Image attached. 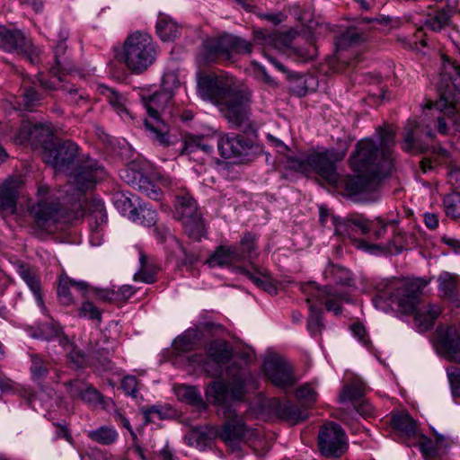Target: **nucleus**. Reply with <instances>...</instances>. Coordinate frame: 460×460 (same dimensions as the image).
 <instances>
[{
  "label": "nucleus",
  "instance_id": "473e14b6",
  "mask_svg": "<svg viewBox=\"0 0 460 460\" xmlns=\"http://www.w3.org/2000/svg\"><path fill=\"white\" fill-rule=\"evenodd\" d=\"M30 374L32 381L40 384L48 376L51 368V362L38 353H30Z\"/></svg>",
  "mask_w": 460,
  "mask_h": 460
},
{
  "label": "nucleus",
  "instance_id": "4d7b16f0",
  "mask_svg": "<svg viewBox=\"0 0 460 460\" xmlns=\"http://www.w3.org/2000/svg\"><path fill=\"white\" fill-rule=\"evenodd\" d=\"M334 231L337 235L354 239L355 231L352 228L349 218H333Z\"/></svg>",
  "mask_w": 460,
  "mask_h": 460
},
{
  "label": "nucleus",
  "instance_id": "f704fd0d",
  "mask_svg": "<svg viewBox=\"0 0 460 460\" xmlns=\"http://www.w3.org/2000/svg\"><path fill=\"white\" fill-rule=\"evenodd\" d=\"M99 91L106 97L109 103L114 108L119 115L121 117L123 115H129L126 107L127 99L124 95L104 84L99 86Z\"/></svg>",
  "mask_w": 460,
  "mask_h": 460
},
{
  "label": "nucleus",
  "instance_id": "39448f33",
  "mask_svg": "<svg viewBox=\"0 0 460 460\" xmlns=\"http://www.w3.org/2000/svg\"><path fill=\"white\" fill-rule=\"evenodd\" d=\"M42 159L56 172L71 174L72 184L78 196L93 188L105 175L103 167L95 160L79 156V147L71 140L46 147L42 151Z\"/></svg>",
  "mask_w": 460,
  "mask_h": 460
},
{
  "label": "nucleus",
  "instance_id": "c03bdc74",
  "mask_svg": "<svg viewBox=\"0 0 460 460\" xmlns=\"http://www.w3.org/2000/svg\"><path fill=\"white\" fill-rule=\"evenodd\" d=\"M140 269L135 273L134 279L146 284H151L155 281L156 270L153 268L147 261V257L144 253L139 256Z\"/></svg>",
  "mask_w": 460,
  "mask_h": 460
},
{
  "label": "nucleus",
  "instance_id": "13d9d810",
  "mask_svg": "<svg viewBox=\"0 0 460 460\" xmlns=\"http://www.w3.org/2000/svg\"><path fill=\"white\" fill-rule=\"evenodd\" d=\"M78 315L82 318L97 321L98 323H101L102 321V312L90 301H84L82 303L78 309Z\"/></svg>",
  "mask_w": 460,
  "mask_h": 460
},
{
  "label": "nucleus",
  "instance_id": "aec40b11",
  "mask_svg": "<svg viewBox=\"0 0 460 460\" xmlns=\"http://www.w3.org/2000/svg\"><path fill=\"white\" fill-rule=\"evenodd\" d=\"M217 148L221 156L227 159L248 155L252 145L243 137L227 134L218 139Z\"/></svg>",
  "mask_w": 460,
  "mask_h": 460
},
{
  "label": "nucleus",
  "instance_id": "6e6552de",
  "mask_svg": "<svg viewBox=\"0 0 460 460\" xmlns=\"http://www.w3.org/2000/svg\"><path fill=\"white\" fill-rule=\"evenodd\" d=\"M252 44L236 35L223 33L206 39L197 54L199 65H209L218 60L231 61L235 54H250Z\"/></svg>",
  "mask_w": 460,
  "mask_h": 460
},
{
  "label": "nucleus",
  "instance_id": "338daca9",
  "mask_svg": "<svg viewBox=\"0 0 460 460\" xmlns=\"http://www.w3.org/2000/svg\"><path fill=\"white\" fill-rule=\"evenodd\" d=\"M61 328L55 323H45L40 328V333L43 339L50 340L59 336Z\"/></svg>",
  "mask_w": 460,
  "mask_h": 460
},
{
  "label": "nucleus",
  "instance_id": "1a4fd4ad",
  "mask_svg": "<svg viewBox=\"0 0 460 460\" xmlns=\"http://www.w3.org/2000/svg\"><path fill=\"white\" fill-rule=\"evenodd\" d=\"M157 54V45L146 32L136 31L124 41L123 60L132 73L146 71L155 63Z\"/></svg>",
  "mask_w": 460,
  "mask_h": 460
},
{
  "label": "nucleus",
  "instance_id": "a211bd4d",
  "mask_svg": "<svg viewBox=\"0 0 460 460\" xmlns=\"http://www.w3.org/2000/svg\"><path fill=\"white\" fill-rule=\"evenodd\" d=\"M0 49L5 52L16 51L25 54V58L29 62L34 63L35 61V58L29 54L32 49V44L20 30L0 26Z\"/></svg>",
  "mask_w": 460,
  "mask_h": 460
},
{
  "label": "nucleus",
  "instance_id": "49530a36",
  "mask_svg": "<svg viewBox=\"0 0 460 460\" xmlns=\"http://www.w3.org/2000/svg\"><path fill=\"white\" fill-rule=\"evenodd\" d=\"M257 238L255 234L247 233L240 241L239 253L242 255V261L252 259L256 256Z\"/></svg>",
  "mask_w": 460,
  "mask_h": 460
},
{
  "label": "nucleus",
  "instance_id": "6ab92c4d",
  "mask_svg": "<svg viewBox=\"0 0 460 460\" xmlns=\"http://www.w3.org/2000/svg\"><path fill=\"white\" fill-rule=\"evenodd\" d=\"M89 209V225L91 229L90 242L93 245H100L102 239V227L107 223V214L104 203L98 199H92L87 204Z\"/></svg>",
  "mask_w": 460,
  "mask_h": 460
},
{
  "label": "nucleus",
  "instance_id": "2f4dec72",
  "mask_svg": "<svg viewBox=\"0 0 460 460\" xmlns=\"http://www.w3.org/2000/svg\"><path fill=\"white\" fill-rule=\"evenodd\" d=\"M393 428L401 435L411 438L417 434V424L406 411H401L392 416Z\"/></svg>",
  "mask_w": 460,
  "mask_h": 460
},
{
  "label": "nucleus",
  "instance_id": "f8f14e48",
  "mask_svg": "<svg viewBox=\"0 0 460 460\" xmlns=\"http://www.w3.org/2000/svg\"><path fill=\"white\" fill-rule=\"evenodd\" d=\"M305 292L309 294L306 302L310 303L312 299L323 304L329 312H332L334 315L342 313V303L350 302V296L348 292L332 286H318L310 283L305 286Z\"/></svg>",
  "mask_w": 460,
  "mask_h": 460
},
{
  "label": "nucleus",
  "instance_id": "3c124183",
  "mask_svg": "<svg viewBox=\"0 0 460 460\" xmlns=\"http://www.w3.org/2000/svg\"><path fill=\"white\" fill-rule=\"evenodd\" d=\"M135 190H137L146 197L157 200L161 196V190L146 175L138 180Z\"/></svg>",
  "mask_w": 460,
  "mask_h": 460
},
{
  "label": "nucleus",
  "instance_id": "09e8293b",
  "mask_svg": "<svg viewBox=\"0 0 460 460\" xmlns=\"http://www.w3.org/2000/svg\"><path fill=\"white\" fill-rule=\"evenodd\" d=\"M296 396L305 406L309 407L317 401L318 393L312 383H305L296 391Z\"/></svg>",
  "mask_w": 460,
  "mask_h": 460
},
{
  "label": "nucleus",
  "instance_id": "4468645a",
  "mask_svg": "<svg viewBox=\"0 0 460 460\" xmlns=\"http://www.w3.org/2000/svg\"><path fill=\"white\" fill-rule=\"evenodd\" d=\"M207 352V358L201 354H195L191 358L193 363L201 366L212 375H219L222 371V365L227 363L233 356V351L228 344L217 340L208 344Z\"/></svg>",
  "mask_w": 460,
  "mask_h": 460
},
{
  "label": "nucleus",
  "instance_id": "2eb2a0df",
  "mask_svg": "<svg viewBox=\"0 0 460 460\" xmlns=\"http://www.w3.org/2000/svg\"><path fill=\"white\" fill-rule=\"evenodd\" d=\"M344 156L345 153H340L334 149L311 153L309 154L310 171L314 172L329 183H336L339 179L336 164Z\"/></svg>",
  "mask_w": 460,
  "mask_h": 460
},
{
  "label": "nucleus",
  "instance_id": "ddd939ff",
  "mask_svg": "<svg viewBox=\"0 0 460 460\" xmlns=\"http://www.w3.org/2000/svg\"><path fill=\"white\" fill-rule=\"evenodd\" d=\"M318 447L322 455L327 457L341 456L347 449L344 430L334 422L323 425L319 430Z\"/></svg>",
  "mask_w": 460,
  "mask_h": 460
},
{
  "label": "nucleus",
  "instance_id": "0eeeda50",
  "mask_svg": "<svg viewBox=\"0 0 460 460\" xmlns=\"http://www.w3.org/2000/svg\"><path fill=\"white\" fill-rule=\"evenodd\" d=\"M429 281L415 278L394 283L386 291L377 295L376 299L389 300L397 305L404 313L415 311L414 323L420 332L430 330L441 314V308L435 304L422 305L416 308Z\"/></svg>",
  "mask_w": 460,
  "mask_h": 460
},
{
  "label": "nucleus",
  "instance_id": "864d4df0",
  "mask_svg": "<svg viewBox=\"0 0 460 460\" xmlns=\"http://www.w3.org/2000/svg\"><path fill=\"white\" fill-rule=\"evenodd\" d=\"M306 42L307 45L305 48H292L293 54L297 56L299 60L303 62L312 60L317 56V49L314 45L313 38L311 37L309 40H306Z\"/></svg>",
  "mask_w": 460,
  "mask_h": 460
},
{
  "label": "nucleus",
  "instance_id": "58836bf2",
  "mask_svg": "<svg viewBox=\"0 0 460 460\" xmlns=\"http://www.w3.org/2000/svg\"><path fill=\"white\" fill-rule=\"evenodd\" d=\"M87 436L93 441L105 446L113 444L119 437L117 430L109 426H101L90 430L87 432Z\"/></svg>",
  "mask_w": 460,
  "mask_h": 460
},
{
  "label": "nucleus",
  "instance_id": "6e6d98bb",
  "mask_svg": "<svg viewBox=\"0 0 460 460\" xmlns=\"http://www.w3.org/2000/svg\"><path fill=\"white\" fill-rule=\"evenodd\" d=\"M446 373L452 395L460 398V367L449 366L446 368Z\"/></svg>",
  "mask_w": 460,
  "mask_h": 460
},
{
  "label": "nucleus",
  "instance_id": "bb28decb",
  "mask_svg": "<svg viewBox=\"0 0 460 460\" xmlns=\"http://www.w3.org/2000/svg\"><path fill=\"white\" fill-rule=\"evenodd\" d=\"M114 207L122 215L129 220H136V209L140 199L129 192H118L112 197Z\"/></svg>",
  "mask_w": 460,
  "mask_h": 460
},
{
  "label": "nucleus",
  "instance_id": "393cba45",
  "mask_svg": "<svg viewBox=\"0 0 460 460\" xmlns=\"http://www.w3.org/2000/svg\"><path fill=\"white\" fill-rule=\"evenodd\" d=\"M71 288L78 290L84 296L88 289V284L85 281H76L66 275H61L57 290L58 301L61 305L70 306L75 304V299L70 292Z\"/></svg>",
  "mask_w": 460,
  "mask_h": 460
},
{
  "label": "nucleus",
  "instance_id": "ea45409f",
  "mask_svg": "<svg viewBox=\"0 0 460 460\" xmlns=\"http://www.w3.org/2000/svg\"><path fill=\"white\" fill-rule=\"evenodd\" d=\"M367 392V385L360 378H354L349 385H347L341 395V400L356 401L365 395Z\"/></svg>",
  "mask_w": 460,
  "mask_h": 460
},
{
  "label": "nucleus",
  "instance_id": "5fc2aeb1",
  "mask_svg": "<svg viewBox=\"0 0 460 460\" xmlns=\"http://www.w3.org/2000/svg\"><path fill=\"white\" fill-rule=\"evenodd\" d=\"M286 167L302 173L309 172V154L305 156H288L286 160Z\"/></svg>",
  "mask_w": 460,
  "mask_h": 460
},
{
  "label": "nucleus",
  "instance_id": "cd10ccee",
  "mask_svg": "<svg viewBox=\"0 0 460 460\" xmlns=\"http://www.w3.org/2000/svg\"><path fill=\"white\" fill-rule=\"evenodd\" d=\"M242 261V255L235 247L219 246L208 258L207 263L209 267H225L233 262Z\"/></svg>",
  "mask_w": 460,
  "mask_h": 460
},
{
  "label": "nucleus",
  "instance_id": "052dcab7",
  "mask_svg": "<svg viewBox=\"0 0 460 460\" xmlns=\"http://www.w3.org/2000/svg\"><path fill=\"white\" fill-rule=\"evenodd\" d=\"M362 39L361 33L356 29H349L344 31L338 39L337 45L339 48H346L354 43L359 42Z\"/></svg>",
  "mask_w": 460,
  "mask_h": 460
},
{
  "label": "nucleus",
  "instance_id": "72a5a7b5",
  "mask_svg": "<svg viewBox=\"0 0 460 460\" xmlns=\"http://www.w3.org/2000/svg\"><path fill=\"white\" fill-rule=\"evenodd\" d=\"M20 276L22 279V280L26 283L30 290L32 292L38 306L45 314L47 313V308L43 301V296L41 293V283L39 277L35 273L31 272L29 269L21 270Z\"/></svg>",
  "mask_w": 460,
  "mask_h": 460
},
{
  "label": "nucleus",
  "instance_id": "9d476101",
  "mask_svg": "<svg viewBox=\"0 0 460 460\" xmlns=\"http://www.w3.org/2000/svg\"><path fill=\"white\" fill-rule=\"evenodd\" d=\"M172 96V93L169 91L161 90L142 98L143 104L149 116L148 119H145V127L149 131L150 137L164 147L169 146L172 142L169 136V128L161 119V116L164 114V110L169 105Z\"/></svg>",
  "mask_w": 460,
  "mask_h": 460
},
{
  "label": "nucleus",
  "instance_id": "69168bd1",
  "mask_svg": "<svg viewBox=\"0 0 460 460\" xmlns=\"http://www.w3.org/2000/svg\"><path fill=\"white\" fill-rule=\"evenodd\" d=\"M349 221L351 223L352 228L355 231V234H367L370 232V225L368 222L361 216H355L349 217Z\"/></svg>",
  "mask_w": 460,
  "mask_h": 460
},
{
  "label": "nucleus",
  "instance_id": "a18cd8bd",
  "mask_svg": "<svg viewBox=\"0 0 460 460\" xmlns=\"http://www.w3.org/2000/svg\"><path fill=\"white\" fill-rule=\"evenodd\" d=\"M309 316L307 318V330L312 336L320 333L324 327L323 322V311L321 308H316L314 305H309Z\"/></svg>",
  "mask_w": 460,
  "mask_h": 460
},
{
  "label": "nucleus",
  "instance_id": "0e129e2a",
  "mask_svg": "<svg viewBox=\"0 0 460 460\" xmlns=\"http://www.w3.org/2000/svg\"><path fill=\"white\" fill-rule=\"evenodd\" d=\"M79 399L90 404H96L102 402V396L94 387L87 384Z\"/></svg>",
  "mask_w": 460,
  "mask_h": 460
},
{
  "label": "nucleus",
  "instance_id": "7c9ffc66",
  "mask_svg": "<svg viewBox=\"0 0 460 460\" xmlns=\"http://www.w3.org/2000/svg\"><path fill=\"white\" fill-rule=\"evenodd\" d=\"M199 215L195 199L188 193L176 194L175 217L180 221Z\"/></svg>",
  "mask_w": 460,
  "mask_h": 460
},
{
  "label": "nucleus",
  "instance_id": "bf43d9fd",
  "mask_svg": "<svg viewBox=\"0 0 460 460\" xmlns=\"http://www.w3.org/2000/svg\"><path fill=\"white\" fill-rule=\"evenodd\" d=\"M143 174V172L135 169V165L127 166L119 171L120 179L134 189Z\"/></svg>",
  "mask_w": 460,
  "mask_h": 460
},
{
  "label": "nucleus",
  "instance_id": "b1692460",
  "mask_svg": "<svg viewBox=\"0 0 460 460\" xmlns=\"http://www.w3.org/2000/svg\"><path fill=\"white\" fill-rule=\"evenodd\" d=\"M438 288L442 296L450 302L460 305V279L458 275L442 271L438 277Z\"/></svg>",
  "mask_w": 460,
  "mask_h": 460
},
{
  "label": "nucleus",
  "instance_id": "4be33fe9",
  "mask_svg": "<svg viewBox=\"0 0 460 460\" xmlns=\"http://www.w3.org/2000/svg\"><path fill=\"white\" fill-rule=\"evenodd\" d=\"M295 31H257L254 33V40L263 46L271 47L279 51H285L291 49V44L295 39Z\"/></svg>",
  "mask_w": 460,
  "mask_h": 460
},
{
  "label": "nucleus",
  "instance_id": "c9c22d12",
  "mask_svg": "<svg viewBox=\"0 0 460 460\" xmlns=\"http://www.w3.org/2000/svg\"><path fill=\"white\" fill-rule=\"evenodd\" d=\"M277 412L280 418L288 421L292 425L297 424L308 417L305 411H302L290 402L279 403L277 408Z\"/></svg>",
  "mask_w": 460,
  "mask_h": 460
},
{
  "label": "nucleus",
  "instance_id": "f257e3e1",
  "mask_svg": "<svg viewBox=\"0 0 460 460\" xmlns=\"http://www.w3.org/2000/svg\"><path fill=\"white\" fill-rule=\"evenodd\" d=\"M226 376V383L214 381L210 384L207 396L209 402L217 406L218 416L226 420L218 432L219 438L233 451H237L256 434L236 414L234 402L243 401L248 391L256 388V379L249 368L236 363L227 367Z\"/></svg>",
  "mask_w": 460,
  "mask_h": 460
},
{
  "label": "nucleus",
  "instance_id": "9b49d317",
  "mask_svg": "<svg viewBox=\"0 0 460 460\" xmlns=\"http://www.w3.org/2000/svg\"><path fill=\"white\" fill-rule=\"evenodd\" d=\"M69 31L66 28H60L58 40L53 48L55 66L50 69L52 78L45 80L40 78V84L42 87L48 90H56L58 84L63 82L62 75L65 73H70L73 68V63L67 54V46L66 44L68 39Z\"/></svg>",
  "mask_w": 460,
  "mask_h": 460
},
{
  "label": "nucleus",
  "instance_id": "8fccbe9b",
  "mask_svg": "<svg viewBox=\"0 0 460 460\" xmlns=\"http://www.w3.org/2000/svg\"><path fill=\"white\" fill-rule=\"evenodd\" d=\"M197 334L193 330H187L183 334L177 337L173 341L174 349L179 352L190 350L196 341Z\"/></svg>",
  "mask_w": 460,
  "mask_h": 460
},
{
  "label": "nucleus",
  "instance_id": "37998d69",
  "mask_svg": "<svg viewBox=\"0 0 460 460\" xmlns=\"http://www.w3.org/2000/svg\"><path fill=\"white\" fill-rule=\"evenodd\" d=\"M136 220L132 222L141 225L143 226H153L157 221V214L155 210L152 209L151 207L144 203H137V208L136 209Z\"/></svg>",
  "mask_w": 460,
  "mask_h": 460
},
{
  "label": "nucleus",
  "instance_id": "f03ea898",
  "mask_svg": "<svg viewBox=\"0 0 460 460\" xmlns=\"http://www.w3.org/2000/svg\"><path fill=\"white\" fill-rule=\"evenodd\" d=\"M445 72L441 74L442 80L448 77L449 83H447L445 88L439 87L440 98L435 102H429V111L438 112L435 122L420 124L415 119L407 121L404 132V141L402 148L406 152L417 153L423 152V135L432 138L434 133L432 127L437 126L440 134H447L449 130L455 133H460V66L450 62L444 64Z\"/></svg>",
  "mask_w": 460,
  "mask_h": 460
},
{
  "label": "nucleus",
  "instance_id": "c756f323",
  "mask_svg": "<svg viewBox=\"0 0 460 460\" xmlns=\"http://www.w3.org/2000/svg\"><path fill=\"white\" fill-rule=\"evenodd\" d=\"M155 29L157 35L163 41L174 40L181 32L180 25L165 14H159Z\"/></svg>",
  "mask_w": 460,
  "mask_h": 460
},
{
  "label": "nucleus",
  "instance_id": "e433bc0d",
  "mask_svg": "<svg viewBox=\"0 0 460 460\" xmlns=\"http://www.w3.org/2000/svg\"><path fill=\"white\" fill-rule=\"evenodd\" d=\"M323 276L325 279L339 286H350L352 283L350 272L340 265L329 264L323 271Z\"/></svg>",
  "mask_w": 460,
  "mask_h": 460
},
{
  "label": "nucleus",
  "instance_id": "412c9836",
  "mask_svg": "<svg viewBox=\"0 0 460 460\" xmlns=\"http://www.w3.org/2000/svg\"><path fill=\"white\" fill-rule=\"evenodd\" d=\"M21 135H23L22 138L31 142L32 146L42 147V151L52 146L53 130L50 124H24L21 128Z\"/></svg>",
  "mask_w": 460,
  "mask_h": 460
},
{
  "label": "nucleus",
  "instance_id": "f3484780",
  "mask_svg": "<svg viewBox=\"0 0 460 460\" xmlns=\"http://www.w3.org/2000/svg\"><path fill=\"white\" fill-rule=\"evenodd\" d=\"M263 370L270 382L281 389L291 388L296 383L290 363L283 358H267L263 363Z\"/></svg>",
  "mask_w": 460,
  "mask_h": 460
},
{
  "label": "nucleus",
  "instance_id": "e2e57ef3",
  "mask_svg": "<svg viewBox=\"0 0 460 460\" xmlns=\"http://www.w3.org/2000/svg\"><path fill=\"white\" fill-rule=\"evenodd\" d=\"M139 384L135 376L128 375L125 376L121 381V388L126 394L132 398H137L139 390Z\"/></svg>",
  "mask_w": 460,
  "mask_h": 460
},
{
  "label": "nucleus",
  "instance_id": "dca6fc26",
  "mask_svg": "<svg viewBox=\"0 0 460 460\" xmlns=\"http://www.w3.org/2000/svg\"><path fill=\"white\" fill-rule=\"evenodd\" d=\"M438 353L447 361L460 365V331L455 325H439L436 330Z\"/></svg>",
  "mask_w": 460,
  "mask_h": 460
},
{
  "label": "nucleus",
  "instance_id": "680f3d73",
  "mask_svg": "<svg viewBox=\"0 0 460 460\" xmlns=\"http://www.w3.org/2000/svg\"><path fill=\"white\" fill-rule=\"evenodd\" d=\"M397 223L395 219L385 221L383 218L377 217L376 221L370 225V231H372L374 236L378 239L385 235L388 226H395Z\"/></svg>",
  "mask_w": 460,
  "mask_h": 460
},
{
  "label": "nucleus",
  "instance_id": "4c0bfd02",
  "mask_svg": "<svg viewBox=\"0 0 460 460\" xmlns=\"http://www.w3.org/2000/svg\"><path fill=\"white\" fill-rule=\"evenodd\" d=\"M452 15L451 9H440L427 17L425 25L431 31L439 32L449 25Z\"/></svg>",
  "mask_w": 460,
  "mask_h": 460
},
{
  "label": "nucleus",
  "instance_id": "de8ad7c7",
  "mask_svg": "<svg viewBox=\"0 0 460 460\" xmlns=\"http://www.w3.org/2000/svg\"><path fill=\"white\" fill-rule=\"evenodd\" d=\"M57 89H61L66 95V100L72 105H79L86 100V94L82 89L75 88L68 84L59 83Z\"/></svg>",
  "mask_w": 460,
  "mask_h": 460
},
{
  "label": "nucleus",
  "instance_id": "a19ab883",
  "mask_svg": "<svg viewBox=\"0 0 460 460\" xmlns=\"http://www.w3.org/2000/svg\"><path fill=\"white\" fill-rule=\"evenodd\" d=\"M175 393L180 401L190 405L199 406L203 403L202 396L195 386L179 385Z\"/></svg>",
  "mask_w": 460,
  "mask_h": 460
},
{
  "label": "nucleus",
  "instance_id": "5701e85b",
  "mask_svg": "<svg viewBox=\"0 0 460 460\" xmlns=\"http://www.w3.org/2000/svg\"><path fill=\"white\" fill-rule=\"evenodd\" d=\"M434 439L422 437L420 442V450L425 460L443 457L451 446V442L444 435L434 431Z\"/></svg>",
  "mask_w": 460,
  "mask_h": 460
},
{
  "label": "nucleus",
  "instance_id": "a878e982",
  "mask_svg": "<svg viewBox=\"0 0 460 460\" xmlns=\"http://www.w3.org/2000/svg\"><path fill=\"white\" fill-rule=\"evenodd\" d=\"M19 185L16 180H7L0 186V211L4 215L15 213Z\"/></svg>",
  "mask_w": 460,
  "mask_h": 460
},
{
  "label": "nucleus",
  "instance_id": "603ef678",
  "mask_svg": "<svg viewBox=\"0 0 460 460\" xmlns=\"http://www.w3.org/2000/svg\"><path fill=\"white\" fill-rule=\"evenodd\" d=\"M443 204L447 216L453 218L460 217V192L447 195Z\"/></svg>",
  "mask_w": 460,
  "mask_h": 460
},
{
  "label": "nucleus",
  "instance_id": "c85d7f7f",
  "mask_svg": "<svg viewBox=\"0 0 460 460\" xmlns=\"http://www.w3.org/2000/svg\"><path fill=\"white\" fill-rule=\"evenodd\" d=\"M212 150V146L208 144L203 137L190 136L184 139L180 155H189L190 159L199 160V157H196L198 152L210 154Z\"/></svg>",
  "mask_w": 460,
  "mask_h": 460
},
{
  "label": "nucleus",
  "instance_id": "79ce46f5",
  "mask_svg": "<svg viewBox=\"0 0 460 460\" xmlns=\"http://www.w3.org/2000/svg\"><path fill=\"white\" fill-rule=\"evenodd\" d=\"M185 233L193 240H200L204 235L205 226L199 214L181 221Z\"/></svg>",
  "mask_w": 460,
  "mask_h": 460
},
{
  "label": "nucleus",
  "instance_id": "7ed1b4c3",
  "mask_svg": "<svg viewBox=\"0 0 460 460\" xmlns=\"http://www.w3.org/2000/svg\"><path fill=\"white\" fill-rule=\"evenodd\" d=\"M377 137V143L372 138L359 140L350 155V167L358 173L347 182V190L353 194L367 190V179L375 181L385 178L394 169V131L389 127L379 128Z\"/></svg>",
  "mask_w": 460,
  "mask_h": 460
},
{
  "label": "nucleus",
  "instance_id": "774afa93",
  "mask_svg": "<svg viewBox=\"0 0 460 460\" xmlns=\"http://www.w3.org/2000/svg\"><path fill=\"white\" fill-rule=\"evenodd\" d=\"M180 84L177 76L173 73H167L163 76L162 90L169 91L173 94V90Z\"/></svg>",
  "mask_w": 460,
  "mask_h": 460
},
{
  "label": "nucleus",
  "instance_id": "423d86ee",
  "mask_svg": "<svg viewBox=\"0 0 460 460\" xmlns=\"http://www.w3.org/2000/svg\"><path fill=\"white\" fill-rule=\"evenodd\" d=\"M60 190L40 182L37 185L35 201L28 207V214L34 225L47 232L54 233L61 229V225L71 224L84 216V209L80 201L74 204L72 211L65 208V197Z\"/></svg>",
  "mask_w": 460,
  "mask_h": 460
},
{
  "label": "nucleus",
  "instance_id": "20e7f679",
  "mask_svg": "<svg viewBox=\"0 0 460 460\" xmlns=\"http://www.w3.org/2000/svg\"><path fill=\"white\" fill-rule=\"evenodd\" d=\"M199 94L219 106L220 111L231 127L247 132L252 128L249 104L251 92L235 86L231 79L217 75H204L198 82Z\"/></svg>",
  "mask_w": 460,
  "mask_h": 460
}]
</instances>
